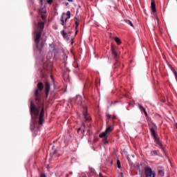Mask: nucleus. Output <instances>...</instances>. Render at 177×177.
Masks as SVG:
<instances>
[{"mask_svg":"<svg viewBox=\"0 0 177 177\" xmlns=\"http://www.w3.org/2000/svg\"><path fill=\"white\" fill-rule=\"evenodd\" d=\"M37 88L35 91V99L36 102V104L37 106L36 107L39 109V111L40 110L39 114V124L42 125L44 124V118L45 117V100L42 98V95L39 92H42L45 95L46 99L49 96V92H50V82H46L44 84L41 82L37 83Z\"/></svg>","mask_w":177,"mask_h":177,"instance_id":"f257e3e1","label":"nucleus"},{"mask_svg":"<svg viewBox=\"0 0 177 177\" xmlns=\"http://www.w3.org/2000/svg\"><path fill=\"white\" fill-rule=\"evenodd\" d=\"M149 131L151 132V136L152 138H153L154 143H156L158 146H160L164 156L167 157V153L165 152V149H164V146L162 145V142L160 141V138L157 136V133L156 132V130H154V127L149 128Z\"/></svg>","mask_w":177,"mask_h":177,"instance_id":"39448f33","label":"nucleus"},{"mask_svg":"<svg viewBox=\"0 0 177 177\" xmlns=\"http://www.w3.org/2000/svg\"><path fill=\"white\" fill-rule=\"evenodd\" d=\"M30 103L29 106L30 113L31 115V120H30V131L32 132V136L35 138L37 136V133L38 131H39V128L37 127V122L39 118V125H43L44 123L41 124H39V109L37 107V105L34 103L32 99L29 100Z\"/></svg>","mask_w":177,"mask_h":177,"instance_id":"f03ea898","label":"nucleus"},{"mask_svg":"<svg viewBox=\"0 0 177 177\" xmlns=\"http://www.w3.org/2000/svg\"><path fill=\"white\" fill-rule=\"evenodd\" d=\"M40 177H46V173H43L40 175Z\"/></svg>","mask_w":177,"mask_h":177,"instance_id":"c9c22d12","label":"nucleus"},{"mask_svg":"<svg viewBox=\"0 0 177 177\" xmlns=\"http://www.w3.org/2000/svg\"><path fill=\"white\" fill-rule=\"evenodd\" d=\"M65 6H68V2L64 3Z\"/></svg>","mask_w":177,"mask_h":177,"instance_id":"37998d69","label":"nucleus"},{"mask_svg":"<svg viewBox=\"0 0 177 177\" xmlns=\"http://www.w3.org/2000/svg\"><path fill=\"white\" fill-rule=\"evenodd\" d=\"M93 150H94L95 151V150H96V148H95V147H93Z\"/></svg>","mask_w":177,"mask_h":177,"instance_id":"3c124183","label":"nucleus"},{"mask_svg":"<svg viewBox=\"0 0 177 177\" xmlns=\"http://www.w3.org/2000/svg\"><path fill=\"white\" fill-rule=\"evenodd\" d=\"M64 63L65 64V66H66V64H67V59L68 57V56H67V55H66L65 53H64Z\"/></svg>","mask_w":177,"mask_h":177,"instance_id":"5701e85b","label":"nucleus"},{"mask_svg":"<svg viewBox=\"0 0 177 177\" xmlns=\"http://www.w3.org/2000/svg\"><path fill=\"white\" fill-rule=\"evenodd\" d=\"M111 54L115 61L114 68H118V67H120V68H122L124 66L121 65V62H120V60L118 59V54L113 46H111Z\"/></svg>","mask_w":177,"mask_h":177,"instance_id":"0eeeda50","label":"nucleus"},{"mask_svg":"<svg viewBox=\"0 0 177 177\" xmlns=\"http://www.w3.org/2000/svg\"><path fill=\"white\" fill-rule=\"evenodd\" d=\"M129 106H131L132 103L131 102H128Z\"/></svg>","mask_w":177,"mask_h":177,"instance_id":"8fccbe9b","label":"nucleus"},{"mask_svg":"<svg viewBox=\"0 0 177 177\" xmlns=\"http://www.w3.org/2000/svg\"><path fill=\"white\" fill-rule=\"evenodd\" d=\"M142 112L144 113L145 117H147L149 115L147 114V111H146V109H145L144 111H142Z\"/></svg>","mask_w":177,"mask_h":177,"instance_id":"72a5a7b5","label":"nucleus"},{"mask_svg":"<svg viewBox=\"0 0 177 177\" xmlns=\"http://www.w3.org/2000/svg\"><path fill=\"white\" fill-rule=\"evenodd\" d=\"M78 67H79V66H78V65H77V66H75V68H78Z\"/></svg>","mask_w":177,"mask_h":177,"instance_id":"5fc2aeb1","label":"nucleus"},{"mask_svg":"<svg viewBox=\"0 0 177 177\" xmlns=\"http://www.w3.org/2000/svg\"><path fill=\"white\" fill-rule=\"evenodd\" d=\"M158 174H159L160 176H164V171H162V170H159V171H158Z\"/></svg>","mask_w":177,"mask_h":177,"instance_id":"7c9ffc66","label":"nucleus"},{"mask_svg":"<svg viewBox=\"0 0 177 177\" xmlns=\"http://www.w3.org/2000/svg\"><path fill=\"white\" fill-rule=\"evenodd\" d=\"M169 67L170 70L172 71L173 74H174V75H177L176 70H175V68H174V67H172V65L169 64Z\"/></svg>","mask_w":177,"mask_h":177,"instance_id":"dca6fc26","label":"nucleus"},{"mask_svg":"<svg viewBox=\"0 0 177 177\" xmlns=\"http://www.w3.org/2000/svg\"><path fill=\"white\" fill-rule=\"evenodd\" d=\"M38 27L40 30H35L33 32V35L35 37V44L33 45V50H35V52H39V53H41V52H42V48L45 46V44L46 42V39H44L39 44V41H41V37L42 36V31H44V28H45L44 22H39Z\"/></svg>","mask_w":177,"mask_h":177,"instance_id":"7ed1b4c3","label":"nucleus"},{"mask_svg":"<svg viewBox=\"0 0 177 177\" xmlns=\"http://www.w3.org/2000/svg\"><path fill=\"white\" fill-rule=\"evenodd\" d=\"M64 26V28L65 30H66L67 26H66V25H64V26Z\"/></svg>","mask_w":177,"mask_h":177,"instance_id":"de8ad7c7","label":"nucleus"},{"mask_svg":"<svg viewBox=\"0 0 177 177\" xmlns=\"http://www.w3.org/2000/svg\"><path fill=\"white\" fill-rule=\"evenodd\" d=\"M75 20H80L78 18H77V17H74Z\"/></svg>","mask_w":177,"mask_h":177,"instance_id":"49530a36","label":"nucleus"},{"mask_svg":"<svg viewBox=\"0 0 177 177\" xmlns=\"http://www.w3.org/2000/svg\"><path fill=\"white\" fill-rule=\"evenodd\" d=\"M76 13H78V9H77V10H76Z\"/></svg>","mask_w":177,"mask_h":177,"instance_id":"13d9d810","label":"nucleus"},{"mask_svg":"<svg viewBox=\"0 0 177 177\" xmlns=\"http://www.w3.org/2000/svg\"><path fill=\"white\" fill-rule=\"evenodd\" d=\"M138 107H139L140 110H141V111L146 110V109H145V107H143V106H142V104H138Z\"/></svg>","mask_w":177,"mask_h":177,"instance_id":"c85d7f7f","label":"nucleus"},{"mask_svg":"<svg viewBox=\"0 0 177 177\" xmlns=\"http://www.w3.org/2000/svg\"><path fill=\"white\" fill-rule=\"evenodd\" d=\"M156 20H158V17H156Z\"/></svg>","mask_w":177,"mask_h":177,"instance_id":"052dcab7","label":"nucleus"},{"mask_svg":"<svg viewBox=\"0 0 177 177\" xmlns=\"http://www.w3.org/2000/svg\"><path fill=\"white\" fill-rule=\"evenodd\" d=\"M131 156L133 158V157H135V155H131Z\"/></svg>","mask_w":177,"mask_h":177,"instance_id":"bf43d9fd","label":"nucleus"},{"mask_svg":"<svg viewBox=\"0 0 177 177\" xmlns=\"http://www.w3.org/2000/svg\"><path fill=\"white\" fill-rule=\"evenodd\" d=\"M156 173L149 166L145 167V174L140 173V177H156Z\"/></svg>","mask_w":177,"mask_h":177,"instance_id":"6e6552de","label":"nucleus"},{"mask_svg":"<svg viewBox=\"0 0 177 177\" xmlns=\"http://www.w3.org/2000/svg\"><path fill=\"white\" fill-rule=\"evenodd\" d=\"M169 67L170 70L172 71L173 74H174V75H177L176 70H175V68H174V67H172V65L169 64Z\"/></svg>","mask_w":177,"mask_h":177,"instance_id":"6ab92c4d","label":"nucleus"},{"mask_svg":"<svg viewBox=\"0 0 177 177\" xmlns=\"http://www.w3.org/2000/svg\"><path fill=\"white\" fill-rule=\"evenodd\" d=\"M41 19H46V16L44 15V14H41Z\"/></svg>","mask_w":177,"mask_h":177,"instance_id":"ea45409f","label":"nucleus"},{"mask_svg":"<svg viewBox=\"0 0 177 177\" xmlns=\"http://www.w3.org/2000/svg\"><path fill=\"white\" fill-rule=\"evenodd\" d=\"M49 46H50V48L52 49V50H53V51L56 50V48H55V44H49Z\"/></svg>","mask_w":177,"mask_h":177,"instance_id":"bb28decb","label":"nucleus"},{"mask_svg":"<svg viewBox=\"0 0 177 177\" xmlns=\"http://www.w3.org/2000/svg\"><path fill=\"white\" fill-rule=\"evenodd\" d=\"M117 167L119 169H121V162L120 161V159L117 160Z\"/></svg>","mask_w":177,"mask_h":177,"instance_id":"393cba45","label":"nucleus"},{"mask_svg":"<svg viewBox=\"0 0 177 177\" xmlns=\"http://www.w3.org/2000/svg\"><path fill=\"white\" fill-rule=\"evenodd\" d=\"M55 149V145H53L51 150H53Z\"/></svg>","mask_w":177,"mask_h":177,"instance_id":"09e8293b","label":"nucleus"},{"mask_svg":"<svg viewBox=\"0 0 177 177\" xmlns=\"http://www.w3.org/2000/svg\"><path fill=\"white\" fill-rule=\"evenodd\" d=\"M151 124H152V125H153L156 129H157V124H156V123H154L153 122H151Z\"/></svg>","mask_w":177,"mask_h":177,"instance_id":"f704fd0d","label":"nucleus"},{"mask_svg":"<svg viewBox=\"0 0 177 177\" xmlns=\"http://www.w3.org/2000/svg\"><path fill=\"white\" fill-rule=\"evenodd\" d=\"M70 174H73V171H71Z\"/></svg>","mask_w":177,"mask_h":177,"instance_id":"e2e57ef3","label":"nucleus"},{"mask_svg":"<svg viewBox=\"0 0 177 177\" xmlns=\"http://www.w3.org/2000/svg\"><path fill=\"white\" fill-rule=\"evenodd\" d=\"M159 152H160V151H158V150L151 151V156H160V155H158Z\"/></svg>","mask_w":177,"mask_h":177,"instance_id":"aec40b11","label":"nucleus"},{"mask_svg":"<svg viewBox=\"0 0 177 177\" xmlns=\"http://www.w3.org/2000/svg\"><path fill=\"white\" fill-rule=\"evenodd\" d=\"M83 108H84V110H86V111L82 112L84 121L85 122L91 121L92 120V118L89 115V113H88V106H84Z\"/></svg>","mask_w":177,"mask_h":177,"instance_id":"9d476101","label":"nucleus"},{"mask_svg":"<svg viewBox=\"0 0 177 177\" xmlns=\"http://www.w3.org/2000/svg\"><path fill=\"white\" fill-rule=\"evenodd\" d=\"M57 153V149H55L54 151H53V152H51L50 153V156H51V157H53V156H55V154H56Z\"/></svg>","mask_w":177,"mask_h":177,"instance_id":"cd10ccee","label":"nucleus"},{"mask_svg":"<svg viewBox=\"0 0 177 177\" xmlns=\"http://www.w3.org/2000/svg\"><path fill=\"white\" fill-rule=\"evenodd\" d=\"M73 44H74V41H71V45H73Z\"/></svg>","mask_w":177,"mask_h":177,"instance_id":"4d7b16f0","label":"nucleus"},{"mask_svg":"<svg viewBox=\"0 0 177 177\" xmlns=\"http://www.w3.org/2000/svg\"><path fill=\"white\" fill-rule=\"evenodd\" d=\"M151 8L153 13H156V12H157V8H156V1H154V0H152L151 2Z\"/></svg>","mask_w":177,"mask_h":177,"instance_id":"9b49d317","label":"nucleus"},{"mask_svg":"<svg viewBox=\"0 0 177 177\" xmlns=\"http://www.w3.org/2000/svg\"><path fill=\"white\" fill-rule=\"evenodd\" d=\"M75 30H77V28H78L80 26V19H77L75 21Z\"/></svg>","mask_w":177,"mask_h":177,"instance_id":"b1692460","label":"nucleus"},{"mask_svg":"<svg viewBox=\"0 0 177 177\" xmlns=\"http://www.w3.org/2000/svg\"><path fill=\"white\" fill-rule=\"evenodd\" d=\"M68 2H73V0H67Z\"/></svg>","mask_w":177,"mask_h":177,"instance_id":"a18cd8bd","label":"nucleus"},{"mask_svg":"<svg viewBox=\"0 0 177 177\" xmlns=\"http://www.w3.org/2000/svg\"><path fill=\"white\" fill-rule=\"evenodd\" d=\"M39 12L41 15H45V13H46V10L44 8H40Z\"/></svg>","mask_w":177,"mask_h":177,"instance_id":"412c9836","label":"nucleus"},{"mask_svg":"<svg viewBox=\"0 0 177 177\" xmlns=\"http://www.w3.org/2000/svg\"><path fill=\"white\" fill-rule=\"evenodd\" d=\"M37 74L39 77H44V71L41 69V68H39Z\"/></svg>","mask_w":177,"mask_h":177,"instance_id":"4468645a","label":"nucleus"},{"mask_svg":"<svg viewBox=\"0 0 177 177\" xmlns=\"http://www.w3.org/2000/svg\"><path fill=\"white\" fill-rule=\"evenodd\" d=\"M77 34H78V28L75 29V35H77Z\"/></svg>","mask_w":177,"mask_h":177,"instance_id":"a19ab883","label":"nucleus"},{"mask_svg":"<svg viewBox=\"0 0 177 177\" xmlns=\"http://www.w3.org/2000/svg\"><path fill=\"white\" fill-rule=\"evenodd\" d=\"M82 126L85 127V124L84 123H82Z\"/></svg>","mask_w":177,"mask_h":177,"instance_id":"603ef678","label":"nucleus"},{"mask_svg":"<svg viewBox=\"0 0 177 177\" xmlns=\"http://www.w3.org/2000/svg\"><path fill=\"white\" fill-rule=\"evenodd\" d=\"M61 35H62L64 39H66V41H70V37L67 36V32H66V30H62Z\"/></svg>","mask_w":177,"mask_h":177,"instance_id":"f8f14e48","label":"nucleus"},{"mask_svg":"<svg viewBox=\"0 0 177 177\" xmlns=\"http://www.w3.org/2000/svg\"><path fill=\"white\" fill-rule=\"evenodd\" d=\"M93 172H95V169H93Z\"/></svg>","mask_w":177,"mask_h":177,"instance_id":"680f3d73","label":"nucleus"},{"mask_svg":"<svg viewBox=\"0 0 177 177\" xmlns=\"http://www.w3.org/2000/svg\"><path fill=\"white\" fill-rule=\"evenodd\" d=\"M40 2L42 3V2H44V1L43 0H40Z\"/></svg>","mask_w":177,"mask_h":177,"instance_id":"6e6d98bb","label":"nucleus"},{"mask_svg":"<svg viewBox=\"0 0 177 177\" xmlns=\"http://www.w3.org/2000/svg\"><path fill=\"white\" fill-rule=\"evenodd\" d=\"M68 102H74L77 106H82V97L77 95L75 97L69 98Z\"/></svg>","mask_w":177,"mask_h":177,"instance_id":"1a4fd4ad","label":"nucleus"},{"mask_svg":"<svg viewBox=\"0 0 177 177\" xmlns=\"http://www.w3.org/2000/svg\"><path fill=\"white\" fill-rule=\"evenodd\" d=\"M34 53L35 55H39V56L36 57V66H39L40 64L44 68H48V67H49V63H50V59H52V57L49 55L50 53H48V55H46V58H45L44 46L41 48V53H39V51L35 52V50H34Z\"/></svg>","mask_w":177,"mask_h":177,"instance_id":"20e7f679","label":"nucleus"},{"mask_svg":"<svg viewBox=\"0 0 177 177\" xmlns=\"http://www.w3.org/2000/svg\"><path fill=\"white\" fill-rule=\"evenodd\" d=\"M120 101H114L113 102H112V104H117V103H119Z\"/></svg>","mask_w":177,"mask_h":177,"instance_id":"58836bf2","label":"nucleus"},{"mask_svg":"<svg viewBox=\"0 0 177 177\" xmlns=\"http://www.w3.org/2000/svg\"><path fill=\"white\" fill-rule=\"evenodd\" d=\"M68 19H70V18H68V17H67L66 18H65L64 19V21H65V23H67V21L68 20Z\"/></svg>","mask_w":177,"mask_h":177,"instance_id":"4c0bfd02","label":"nucleus"},{"mask_svg":"<svg viewBox=\"0 0 177 177\" xmlns=\"http://www.w3.org/2000/svg\"><path fill=\"white\" fill-rule=\"evenodd\" d=\"M106 117L107 120H111V115H110V113H106Z\"/></svg>","mask_w":177,"mask_h":177,"instance_id":"c756f323","label":"nucleus"},{"mask_svg":"<svg viewBox=\"0 0 177 177\" xmlns=\"http://www.w3.org/2000/svg\"><path fill=\"white\" fill-rule=\"evenodd\" d=\"M66 15H67L68 19H71V12L70 10H68L66 12Z\"/></svg>","mask_w":177,"mask_h":177,"instance_id":"a878e982","label":"nucleus"},{"mask_svg":"<svg viewBox=\"0 0 177 177\" xmlns=\"http://www.w3.org/2000/svg\"><path fill=\"white\" fill-rule=\"evenodd\" d=\"M51 80L53 82L54 89H56V85L55 84V79H53V76H51Z\"/></svg>","mask_w":177,"mask_h":177,"instance_id":"2f4dec72","label":"nucleus"},{"mask_svg":"<svg viewBox=\"0 0 177 177\" xmlns=\"http://www.w3.org/2000/svg\"><path fill=\"white\" fill-rule=\"evenodd\" d=\"M120 176H121V177H124V172H121V173H120Z\"/></svg>","mask_w":177,"mask_h":177,"instance_id":"79ce46f5","label":"nucleus"},{"mask_svg":"<svg viewBox=\"0 0 177 177\" xmlns=\"http://www.w3.org/2000/svg\"><path fill=\"white\" fill-rule=\"evenodd\" d=\"M82 133H85V130H83Z\"/></svg>","mask_w":177,"mask_h":177,"instance_id":"864d4df0","label":"nucleus"},{"mask_svg":"<svg viewBox=\"0 0 177 177\" xmlns=\"http://www.w3.org/2000/svg\"><path fill=\"white\" fill-rule=\"evenodd\" d=\"M169 67L170 70L172 71L173 74H174V75H177L176 70H175V68H174V67H172V65L169 64Z\"/></svg>","mask_w":177,"mask_h":177,"instance_id":"f3484780","label":"nucleus"},{"mask_svg":"<svg viewBox=\"0 0 177 177\" xmlns=\"http://www.w3.org/2000/svg\"><path fill=\"white\" fill-rule=\"evenodd\" d=\"M53 1L55 0H47V3H48V5H52V3H53Z\"/></svg>","mask_w":177,"mask_h":177,"instance_id":"473e14b6","label":"nucleus"},{"mask_svg":"<svg viewBox=\"0 0 177 177\" xmlns=\"http://www.w3.org/2000/svg\"><path fill=\"white\" fill-rule=\"evenodd\" d=\"M126 158H127V161H129V162H131V158H129V156H127Z\"/></svg>","mask_w":177,"mask_h":177,"instance_id":"e433bc0d","label":"nucleus"},{"mask_svg":"<svg viewBox=\"0 0 177 177\" xmlns=\"http://www.w3.org/2000/svg\"><path fill=\"white\" fill-rule=\"evenodd\" d=\"M114 41L115 42H116L117 45H121L122 44L121 39H120V37H115L114 38Z\"/></svg>","mask_w":177,"mask_h":177,"instance_id":"ddd939ff","label":"nucleus"},{"mask_svg":"<svg viewBox=\"0 0 177 177\" xmlns=\"http://www.w3.org/2000/svg\"><path fill=\"white\" fill-rule=\"evenodd\" d=\"M80 131H81V127L77 129V133H79Z\"/></svg>","mask_w":177,"mask_h":177,"instance_id":"c03bdc74","label":"nucleus"},{"mask_svg":"<svg viewBox=\"0 0 177 177\" xmlns=\"http://www.w3.org/2000/svg\"><path fill=\"white\" fill-rule=\"evenodd\" d=\"M100 176H102V174H100Z\"/></svg>","mask_w":177,"mask_h":177,"instance_id":"0e129e2a","label":"nucleus"},{"mask_svg":"<svg viewBox=\"0 0 177 177\" xmlns=\"http://www.w3.org/2000/svg\"><path fill=\"white\" fill-rule=\"evenodd\" d=\"M169 67L170 70L172 71L173 74H174V75H177L176 70H175V68H174V67H172V65L169 64Z\"/></svg>","mask_w":177,"mask_h":177,"instance_id":"a211bd4d","label":"nucleus"},{"mask_svg":"<svg viewBox=\"0 0 177 177\" xmlns=\"http://www.w3.org/2000/svg\"><path fill=\"white\" fill-rule=\"evenodd\" d=\"M113 129H114L113 128L112 126H109L104 131L99 134V138H100V139H103L102 142L104 145H109V143L110 142L109 141V135H107V133L113 132Z\"/></svg>","mask_w":177,"mask_h":177,"instance_id":"423d86ee","label":"nucleus"},{"mask_svg":"<svg viewBox=\"0 0 177 177\" xmlns=\"http://www.w3.org/2000/svg\"><path fill=\"white\" fill-rule=\"evenodd\" d=\"M60 21H61L62 26H66V22L64 21V17L63 15H62L61 17Z\"/></svg>","mask_w":177,"mask_h":177,"instance_id":"4be33fe9","label":"nucleus"},{"mask_svg":"<svg viewBox=\"0 0 177 177\" xmlns=\"http://www.w3.org/2000/svg\"><path fill=\"white\" fill-rule=\"evenodd\" d=\"M124 23H126L129 26H131V27H133V23H132V21L131 20H129V19H124Z\"/></svg>","mask_w":177,"mask_h":177,"instance_id":"2eb2a0df","label":"nucleus"}]
</instances>
